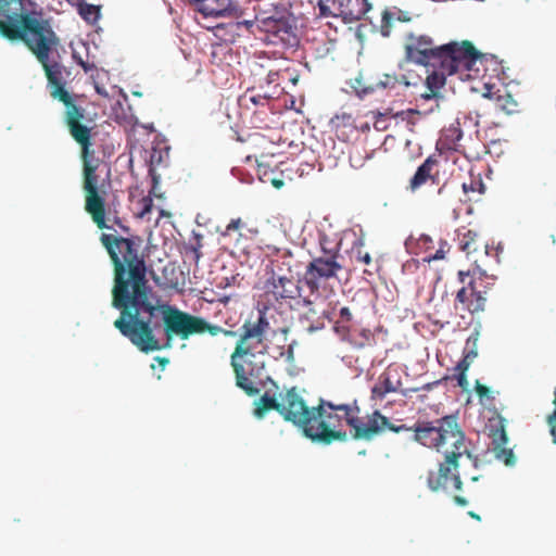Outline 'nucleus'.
<instances>
[{
    "label": "nucleus",
    "instance_id": "nucleus-1",
    "mask_svg": "<svg viewBox=\"0 0 556 556\" xmlns=\"http://www.w3.org/2000/svg\"><path fill=\"white\" fill-rule=\"evenodd\" d=\"M101 243L114 266L112 306L121 311L114 327L141 352L162 349L153 332V318L162 314L167 340L174 336L182 340L192 334L208 332L215 337H236L237 332L208 323L202 317L161 304L147 279L143 240L139 236L117 237L102 233Z\"/></svg>",
    "mask_w": 556,
    "mask_h": 556
},
{
    "label": "nucleus",
    "instance_id": "nucleus-26",
    "mask_svg": "<svg viewBox=\"0 0 556 556\" xmlns=\"http://www.w3.org/2000/svg\"><path fill=\"white\" fill-rule=\"evenodd\" d=\"M353 257L356 262L363 263L364 265H370L372 258L368 251L364 250L363 243H358L352 249Z\"/></svg>",
    "mask_w": 556,
    "mask_h": 556
},
{
    "label": "nucleus",
    "instance_id": "nucleus-22",
    "mask_svg": "<svg viewBox=\"0 0 556 556\" xmlns=\"http://www.w3.org/2000/svg\"><path fill=\"white\" fill-rule=\"evenodd\" d=\"M376 154L375 150L367 151L364 148L355 147L350 152V164L355 169H361L365 166L366 162L371 160Z\"/></svg>",
    "mask_w": 556,
    "mask_h": 556
},
{
    "label": "nucleus",
    "instance_id": "nucleus-21",
    "mask_svg": "<svg viewBox=\"0 0 556 556\" xmlns=\"http://www.w3.org/2000/svg\"><path fill=\"white\" fill-rule=\"evenodd\" d=\"M462 138L463 131L460 129L459 122H456L444 129L441 141L445 148L454 151H460L463 148L460 144Z\"/></svg>",
    "mask_w": 556,
    "mask_h": 556
},
{
    "label": "nucleus",
    "instance_id": "nucleus-42",
    "mask_svg": "<svg viewBox=\"0 0 556 556\" xmlns=\"http://www.w3.org/2000/svg\"><path fill=\"white\" fill-rule=\"evenodd\" d=\"M323 327H324V324H319V325H317V326H313V325H311V326H308V327H307V331H308L309 333H312V332H314V331H316V330L321 329Z\"/></svg>",
    "mask_w": 556,
    "mask_h": 556
},
{
    "label": "nucleus",
    "instance_id": "nucleus-10",
    "mask_svg": "<svg viewBox=\"0 0 556 556\" xmlns=\"http://www.w3.org/2000/svg\"><path fill=\"white\" fill-rule=\"evenodd\" d=\"M315 406L309 407L299 392L296 387H292L281 393L280 416L299 429L306 437L307 429L311 425Z\"/></svg>",
    "mask_w": 556,
    "mask_h": 556
},
{
    "label": "nucleus",
    "instance_id": "nucleus-4",
    "mask_svg": "<svg viewBox=\"0 0 556 556\" xmlns=\"http://www.w3.org/2000/svg\"><path fill=\"white\" fill-rule=\"evenodd\" d=\"M404 58L409 63L427 68L425 84L428 91L421 93V98L430 100L440 96L447 76L459 74L460 79H464V76L480 77L477 64H482L484 54L468 40L437 46L429 35H416L412 31L406 35L404 41Z\"/></svg>",
    "mask_w": 556,
    "mask_h": 556
},
{
    "label": "nucleus",
    "instance_id": "nucleus-15",
    "mask_svg": "<svg viewBox=\"0 0 556 556\" xmlns=\"http://www.w3.org/2000/svg\"><path fill=\"white\" fill-rule=\"evenodd\" d=\"M330 124L340 140L350 141L356 138V116L340 112L331 118Z\"/></svg>",
    "mask_w": 556,
    "mask_h": 556
},
{
    "label": "nucleus",
    "instance_id": "nucleus-28",
    "mask_svg": "<svg viewBox=\"0 0 556 556\" xmlns=\"http://www.w3.org/2000/svg\"><path fill=\"white\" fill-rule=\"evenodd\" d=\"M139 204L141 205V210L138 213V217L143 218V217H146L152 211V208H153V199L150 195L143 197L139 201Z\"/></svg>",
    "mask_w": 556,
    "mask_h": 556
},
{
    "label": "nucleus",
    "instance_id": "nucleus-25",
    "mask_svg": "<svg viewBox=\"0 0 556 556\" xmlns=\"http://www.w3.org/2000/svg\"><path fill=\"white\" fill-rule=\"evenodd\" d=\"M397 83L404 84L405 86H416V81L408 80L406 75H402L401 78L392 75H384V80H381L379 85L383 88H393Z\"/></svg>",
    "mask_w": 556,
    "mask_h": 556
},
{
    "label": "nucleus",
    "instance_id": "nucleus-44",
    "mask_svg": "<svg viewBox=\"0 0 556 556\" xmlns=\"http://www.w3.org/2000/svg\"><path fill=\"white\" fill-rule=\"evenodd\" d=\"M277 75H278L277 73H269L268 74V83L275 81V76H277Z\"/></svg>",
    "mask_w": 556,
    "mask_h": 556
},
{
    "label": "nucleus",
    "instance_id": "nucleus-2",
    "mask_svg": "<svg viewBox=\"0 0 556 556\" xmlns=\"http://www.w3.org/2000/svg\"><path fill=\"white\" fill-rule=\"evenodd\" d=\"M35 7L34 0L9 1L0 15V35L10 41H22L26 46L45 71L50 97L64 104V123L80 147L85 211L99 229H110L106 225V190L103 182L99 185L97 174L101 161L96 156L91 142L94 118L78 104L80 96L65 88L63 66L58 62H50V54L60 45V38L50 20L42 18V13L36 12Z\"/></svg>",
    "mask_w": 556,
    "mask_h": 556
},
{
    "label": "nucleus",
    "instance_id": "nucleus-5",
    "mask_svg": "<svg viewBox=\"0 0 556 556\" xmlns=\"http://www.w3.org/2000/svg\"><path fill=\"white\" fill-rule=\"evenodd\" d=\"M269 327L265 312H258L256 319H247L230 355L236 386L250 396L260 393L256 381L261 380L265 370V341Z\"/></svg>",
    "mask_w": 556,
    "mask_h": 556
},
{
    "label": "nucleus",
    "instance_id": "nucleus-38",
    "mask_svg": "<svg viewBox=\"0 0 556 556\" xmlns=\"http://www.w3.org/2000/svg\"><path fill=\"white\" fill-rule=\"evenodd\" d=\"M478 353L475 349L469 350L465 353L464 358L472 363V361L477 357Z\"/></svg>",
    "mask_w": 556,
    "mask_h": 556
},
{
    "label": "nucleus",
    "instance_id": "nucleus-7",
    "mask_svg": "<svg viewBox=\"0 0 556 556\" xmlns=\"http://www.w3.org/2000/svg\"><path fill=\"white\" fill-rule=\"evenodd\" d=\"M458 249L466 253L467 257L471 261L472 270L458 273L462 283L468 282L456 294V301L463 304V307L471 314L483 312L486 304L485 291L481 290L479 286L482 282V277L488 276V268L496 261L497 253H491V249L485 243L480 235L466 227L457 229Z\"/></svg>",
    "mask_w": 556,
    "mask_h": 556
},
{
    "label": "nucleus",
    "instance_id": "nucleus-27",
    "mask_svg": "<svg viewBox=\"0 0 556 556\" xmlns=\"http://www.w3.org/2000/svg\"><path fill=\"white\" fill-rule=\"evenodd\" d=\"M450 250V245L447 244L446 241L442 242L440 244V248L435 251V253L433 254H429L428 256H426L424 260L428 263L432 262V261H438V260H443L444 256H445V253Z\"/></svg>",
    "mask_w": 556,
    "mask_h": 556
},
{
    "label": "nucleus",
    "instance_id": "nucleus-30",
    "mask_svg": "<svg viewBox=\"0 0 556 556\" xmlns=\"http://www.w3.org/2000/svg\"><path fill=\"white\" fill-rule=\"evenodd\" d=\"M553 404L555 405V410L553 412V414L551 416H548L547 422L551 428V434L553 437V442L556 444V394H555Z\"/></svg>",
    "mask_w": 556,
    "mask_h": 556
},
{
    "label": "nucleus",
    "instance_id": "nucleus-31",
    "mask_svg": "<svg viewBox=\"0 0 556 556\" xmlns=\"http://www.w3.org/2000/svg\"><path fill=\"white\" fill-rule=\"evenodd\" d=\"M195 241H197V242H195V245H192V247L190 248V250H191V251H192V253H193L194 261H195V262H198V261L201 258V256H202V253H201V251H200V250H201V248H202V236H201V235H199V233H197V235H195Z\"/></svg>",
    "mask_w": 556,
    "mask_h": 556
},
{
    "label": "nucleus",
    "instance_id": "nucleus-35",
    "mask_svg": "<svg viewBox=\"0 0 556 556\" xmlns=\"http://www.w3.org/2000/svg\"><path fill=\"white\" fill-rule=\"evenodd\" d=\"M340 317L343 321H351L352 320V313L349 307H342L340 309Z\"/></svg>",
    "mask_w": 556,
    "mask_h": 556
},
{
    "label": "nucleus",
    "instance_id": "nucleus-11",
    "mask_svg": "<svg viewBox=\"0 0 556 556\" xmlns=\"http://www.w3.org/2000/svg\"><path fill=\"white\" fill-rule=\"evenodd\" d=\"M415 14L396 5L386 7L381 11L380 22L375 29L383 37H404L410 31L408 25L414 21Z\"/></svg>",
    "mask_w": 556,
    "mask_h": 556
},
{
    "label": "nucleus",
    "instance_id": "nucleus-33",
    "mask_svg": "<svg viewBox=\"0 0 556 556\" xmlns=\"http://www.w3.org/2000/svg\"><path fill=\"white\" fill-rule=\"evenodd\" d=\"M476 392L482 399L489 395V388L481 384L479 381L476 382Z\"/></svg>",
    "mask_w": 556,
    "mask_h": 556
},
{
    "label": "nucleus",
    "instance_id": "nucleus-17",
    "mask_svg": "<svg viewBox=\"0 0 556 556\" xmlns=\"http://www.w3.org/2000/svg\"><path fill=\"white\" fill-rule=\"evenodd\" d=\"M253 414L257 419H263L269 410H276L280 415L281 393L279 399L275 394L266 391L257 401L254 402Z\"/></svg>",
    "mask_w": 556,
    "mask_h": 556
},
{
    "label": "nucleus",
    "instance_id": "nucleus-8",
    "mask_svg": "<svg viewBox=\"0 0 556 556\" xmlns=\"http://www.w3.org/2000/svg\"><path fill=\"white\" fill-rule=\"evenodd\" d=\"M372 4L370 0H317L315 10L321 18H340L350 24L362 20Z\"/></svg>",
    "mask_w": 556,
    "mask_h": 556
},
{
    "label": "nucleus",
    "instance_id": "nucleus-12",
    "mask_svg": "<svg viewBox=\"0 0 556 556\" xmlns=\"http://www.w3.org/2000/svg\"><path fill=\"white\" fill-rule=\"evenodd\" d=\"M256 27L266 33L273 43H276V40L288 46H293L296 42L290 14L287 11H277L275 14L262 18L256 17Z\"/></svg>",
    "mask_w": 556,
    "mask_h": 556
},
{
    "label": "nucleus",
    "instance_id": "nucleus-23",
    "mask_svg": "<svg viewBox=\"0 0 556 556\" xmlns=\"http://www.w3.org/2000/svg\"><path fill=\"white\" fill-rule=\"evenodd\" d=\"M240 105L250 110V104L254 106H265L269 102V97L264 94H255L254 89H248L239 99Z\"/></svg>",
    "mask_w": 556,
    "mask_h": 556
},
{
    "label": "nucleus",
    "instance_id": "nucleus-29",
    "mask_svg": "<svg viewBox=\"0 0 556 556\" xmlns=\"http://www.w3.org/2000/svg\"><path fill=\"white\" fill-rule=\"evenodd\" d=\"M244 226L243 220L238 217L233 218L229 222V224L226 226L225 230L220 232L222 237H228L231 231H238Z\"/></svg>",
    "mask_w": 556,
    "mask_h": 556
},
{
    "label": "nucleus",
    "instance_id": "nucleus-13",
    "mask_svg": "<svg viewBox=\"0 0 556 556\" xmlns=\"http://www.w3.org/2000/svg\"><path fill=\"white\" fill-rule=\"evenodd\" d=\"M402 374L403 370L399 366H388L371 388V400L382 401L389 393L402 392Z\"/></svg>",
    "mask_w": 556,
    "mask_h": 556
},
{
    "label": "nucleus",
    "instance_id": "nucleus-9",
    "mask_svg": "<svg viewBox=\"0 0 556 556\" xmlns=\"http://www.w3.org/2000/svg\"><path fill=\"white\" fill-rule=\"evenodd\" d=\"M341 269L337 253L314 257L305 268L303 282L312 294L319 293L320 288H325L329 280L338 278Z\"/></svg>",
    "mask_w": 556,
    "mask_h": 556
},
{
    "label": "nucleus",
    "instance_id": "nucleus-19",
    "mask_svg": "<svg viewBox=\"0 0 556 556\" xmlns=\"http://www.w3.org/2000/svg\"><path fill=\"white\" fill-rule=\"evenodd\" d=\"M507 435L503 427L496 429L493 433L494 453L497 459L503 460L506 465L515 463V456L510 448H506Z\"/></svg>",
    "mask_w": 556,
    "mask_h": 556
},
{
    "label": "nucleus",
    "instance_id": "nucleus-49",
    "mask_svg": "<svg viewBox=\"0 0 556 556\" xmlns=\"http://www.w3.org/2000/svg\"><path fill=\"white\" fill-rule=\"evenodd\" d=\"M81 65L86 72L89 70V67L85 63H81Z\"/></svg>",
    "mask_w": 556,
    "mask_h": 556
},
{
    "label": "nucleus",
    "instance_id": "nucleus-20",
    "mask_svg": "<svg viewBox=\"0 0 556 556\" xmlns=\"http://www.w3.org/2000/svg\"><path fill=\"white\" fill-rule=\"evenodd\" d=\"M484 97L491 99L494 102L496 111L503 112L507 115L517 113L519 111V103L517 100L507 91L504 93H484Z\"/></svg>",
    "mask_w": 556,
    "mask_h": 556
},
{
    "label": "nucleus",
    "instance_id": "nucleus-24",
    "mask_svg": "<svg viewBox=\"0 0 556 556\" xmlns=\"http://www.w3.org/2000/svg\"><path fill=\"white\" fill-rule=\"evenodd\" d=\"M77 12L80 17L88 24H94L100 17V7L86 3L85 1L77 2Z\"/></svg>",
    "mask_w": 556,
    "mask_h": 556
},
{
    "label": "nucleus",
    "instance_id": "nucleus-46",
    "mask_svg": "<svg viewBox=\"0 0 556 556\" xmlns=\"http://www.w3.org/2000/svg\"><path fill=\"white\" fill-rule=\"evenodd\" d=\"M421 240H422L425 243H427V242H431V239H430L429 237H427V236H424V237L421 238Z\"/></svg>",
    "mask_w": 556,
    "mask_h": 556
},
{
    "label": "nucleus",
    "instance_id": "nucleus-18",
    "mask_svg": "<svg viewBox=\"0 0 556 556\" xmlns=\"http://www.w3.org/2000/svg\"><path fill=\"white\" fill-rule=\"evenodd\" d=\"M437 160L432 156H429L425 160V162L417 168L415 175L409 180V189L412 191H416L421 186H424L429 179H434L432 175V169L437 165Z\"/></svg>",
    "mask_w": 556,
    "mask_h": 556
},
{
    "label": "nucleus",
    "instance_id": "nucleus-43",
    "mask_svg": "<svg viewBox=\"0 0 556 556\" xmlns=\"http://www.w3.org/2000/svg\"><path fill=\"white\" fill-rule=\"evenodd\" d=\"M468 516L478 521L481 520L480 516L478 514H476L475 511H468Z\"/></svg>",
    "mask_w": 556,
    "mask_h": 556
},
{
    "label": "nucleus",
    "instance_id": "nucleus-47",
    "mask_svg": "<svg viewBox=\"0 0 556 556\" xmlns=\"http://www.w3.org/2000/svg\"><path fill=\"white\" fill-rule=\"evenodd\" d=\"M477 185L480 187V192H482V189H483V185H482V182H481V181H479Z\"/></svg>",
    "mask_w": 556,
    "mask_h": 556
},
{
    "label": "nucleus",
    "instance_id": "nucleus-14",
    "mask_svg": "<svg viewBox=\"0 0 556 556\" xmlns=\"http://www.w3.org/2000/svg\"><path fill=\"white\" fill-rule=\"evenodd\" d=\"M268 291L276 300H291L301 295L298 282L288 277H273L268 282Z\"/></svg>",
    "mask_w": 556,
    "mask_h": 556
},
{
    "label": "nucleus",
    "instance_id": "nucleus-45",
    "mask_svg": "<svg viewBox=\"0 0 556 556\" xmlns=\"http://www.w3.org/2000/svg\"><path fill=\"white\" fill-rule=\"evenodd\" d=\"M157 361L160 362V364L162 366H165L167 363H168V359L167 358H161V357H157Z\"/></svg>",
    "mask_w": 556,
    "mask_h": 556
},
{
    "label": "nucleus",
    "instance_id": "nucleus-37",
    "mask_svg": "<svg viewBox=\"0 0 556 556\" xmlns=\"http://www.w3.org/2000/svg\"><path fill=\"white\" fill-rule=\"evenodd\" d=\"M457 382L460 388L466 389L468 387V380H467L466 374L458 372L457 374Z\"/></svg>",
    "mask_w": 556,
    "mask_h": 556
},
{
    "label": "nucleus",
    "instance_id": "nucleus-34",
    "mask_svg": "<svg viewBox=\"0 0 556 556\" xmlns=\"http://www.w3.org/2000/svg\"><path fill=\"white\" fill-rule=\"evenodd\" d=\"M470 364H471V363H470L469 361H467V359H465V358L463 357V359H462L460 362H458V364L456 365L455 370H456L457 372H464V374H466V371L468 370V368H469Z\"/></svg>",
    "mask_w": 556,
    "mask_h": 556
},
{
    "label": "nucleus",
    "instance_id": "nucleus-39",
    "mask_svg": "<svg viewBox=\"0 0 556 556\" xmlns=\"http://www.w3.org/2000/svg\"><path fill=\"white\" fill-rule=\"evenodd\" d=\"M241 25H243L247 29H251L254 25H256V21L245 20V21L238 23V26H241Z\"/></svg>",
    "mask_w": 556,
    "mask_h": 556
},
{
    "label": "nucleus",
    "instance_id": "nucleus-36",
    "mask_svg": "<svg viewBox=\"0 0 556 556\" xmlns=\"http://www.w3.org/2000/svg\"><path fill=\"white\" fill-rule=\"evenodd\" d=\"M453 502L459 507H466L468 505V500L462 495H454Z\"/></svg>",
    "mask_w": 556,
    "mask_h": 556
},
{
    "label": "nucleus",
    "instance_id": "nucleus-48",
    "mask_svg": "<svg viewBox=\"0 0 556 556\" xmlns=\"http://www.w3.org/2000/svg\"><path fill=\"white\" fill-rule=\"evenodd\" d=\"M479 480V477L478 476H475V477H471V481L476 482Z\"/></svg>",
    "mask_w": 556,
    "mask_h": 556
},
{
    "label": "nucleus",
    "instance_id": "nucleus-40",
    "mask_svg": "<svg viewBox=\"0 0 556 556\" xmlns=\"http://www.w3.org/2000/svg\"><path fill=\"white\" fill-rule=\"evenodd\" d=\"M270 182L277 189H280L283 186V180H281V179L273 178V179H270Z\"/></svg>",
    "mask_w": 556,
    "mask_h": 556
},
{
    "label": "nucleus",
    "instance_id": "nucleus-16",
    "mask_svg": "<svg viewBox=\"0 0 556 556\" xmlns=\"http://www.w3.org/2000/svg\"><path fill=\"white\" fill-rule=\"evenodd\" d=\"M238 4L232 0H207L200 13L204 16H232L238 12Z\"/></svg>",
    "mask_w": 556,
    "mask_h": 556
},
{
    "label": "nucleus",
    "instance_id": "nucleus-6",
    "mask_svg": "<svg viewBox=\"0 0 556 556\" xmlns=\"http://www.w3.org/2000/svg\"><path fill=\"white\" fill-rule=\"evenodd\" d=\"M361 408L357 401L349 404H334L319 399L307 429L306 438L313 442L331 444L332 442H345L348 432L343 429V421L350 427V435L356 441L368 440L377 432L375 418L370 425H366V416L361 417Z\"/></svg>",
    "mask_w": 556,
    "mask_h": 556
},
{
    "label": "nucleus",
    "instance_id": "nucleus-32",
    "mask_svg": "<svg viewBox=\"0 0 556 556\" xmlns=\"http://www.w3.org/2000/svg\"><path fill=\"white\" fill-rule=\"evenodd\" d=\"M369 129H370L369 122L368 121H364L359 116H356V136L359 132L365 134V132L369 131Z\"/></svg>",
    "mask_w": 556,
    "mask_h": 556
},
{
    "label": "nucleus",
    "instance_id": "nucleus-3",
    "mask_svg": "<svg viewBox=\"0 0 556 556\" xmlns=\"http://www.w3.org/2000/svg\"><path fill=\"white\" fill-rule=\"evenodd\" d=\"M375 418H377L378 429L366 440L367 442L372 441L387 430L395 433L413 431L414 441L442 452L444 455L443 460L439 463L438 470L428 473L427 483L430 490L434 492H447L451 488L457 491L462 490L463 482L458 467L464 457L471 460L472 454L455 415H447L432 421L418 420L413 427H407L406 425H393L387 416L376 409L366 415V425H370Z\"/></svg>",
    "mask_w": 556,
    "mask_h": 556
},
{
    "label": "nucleus",
    "instance_id": "nucleus-41",
    "mask_svg": "<svg viewBox=\"0 0 556 556\" xmlns=\"http://www.w3.org/2000/svg\"><path fill=\"white\" fill-rule=\"evenodd\" d=\"M463 189L465 192L475 191L476 188H475L473 181H471V184L469 186L467 184H463Z\"/></svg>",
    "mask_w": 556,
    "mask_h": 556
}]
</instances>
